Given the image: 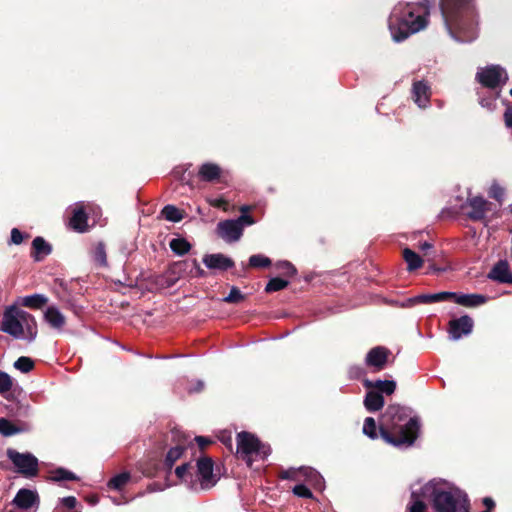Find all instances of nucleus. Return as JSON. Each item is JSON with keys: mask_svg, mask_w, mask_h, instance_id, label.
<instances>
[{"mask_svg": "<svg viewBox=\"0 0 512 512\" xmlns=\"http://www.w3.org/2000/svg\"><path fill=\"white\" fill-rule=\"evenodd\" d=\"M425 500L432 502L434 512H469L467 494L442 479H433L419 489L412 488L408 512H425Z\"/></svg>", "mask_w": 512, "mask_h": 512, "instance_id": "1", "label": "nucleus"}, {"mask_svg": "<svg viewBox=\"0 0 512 512\" xmlns=\"http://www.w3.org/2000/svg\"><path fill=\"white\" fill-rule=\"evenodd\" d=\"M441 12L449 34L459 42L478 36V14L474 0H442Z\"/></svg>", "mask_w": 512, "mask_h": 512, "instance_id": "2", "label": "nucleus"}, {"mask_svg": "<svg viewBox=\"0 0 512 512\" xmlns=\"http://www.w3.org/2000/svg\"><path fill=\"white\" fill-rule=\"evenodd\" d=\"M380 427L381 437L389 444L398 448L412 446L418 436L419 419L410 417L407 408L400 405H389L382 415Z\"/></svg>", "mask_w": 512, "mask_h": 512, "instance_id": "3", "label": "nucleus"}, {"mask_svg": "<svg viewBox=\"0 0 512 512\" xmlns=\"http://www.w3.org/2000/svg\"><path fill=\"white\" fill-rule=\"evenodd\" d=\"M429 5L424 2H399L388 18V28L395 42L423 30L428 24Z\"/></svg>", "mask_w": 512, "mask_h": 512, "instance_id": "4", "label": "nucleus"}, {"mask_svg": "<svg viewBox=\"0 0 512 512\" xmlns=\"http://www.w3.org/2000/svg\"><path fill=\"white\" fill-rule=\"evenodd\" d=\"M214 463L210 457H199L196 463L186 462L175 469V474L193 491L207 490L215 486L217 477L213 473Z\"/></svg>", "mask_w": 512, "mask_h": 512, "instance_id": "5", "label": "nucleus"}, {"mask_svg": "<svg viewBox=\"0 0 512 512\" xmlns=\"http://www.w3.org/2000/svg\"><path fill=\"white\" fill-rule=\"evenodd\" d=\"M0 330L15 339L32 342L37 336V323L32 314L13 304L5 308Z\"/></svg>", "mask_w": 512, "mask_h": 512, "instance_id": "6", "label": "nucleus"}, {"mask_svg": "<svg viewBox=\"0 0 512 512\" xmlns=\"http://www.w3.org/2000/svg\"><path fill=\"white\" fill-rule=\"evenodd\" d=\"M237 452L246 461L248 466L252 465V457L264 459L270 454V447L262 444L258 438L248 432H241L237 435Z\"/></svg>", "mask_w": 512, "mask_h": 512, "instance_id": "7", "label": "nucleus"}, {"mask_svg": "<svg viewBox=\"0 0 512 512\" xmlns=\"http://www.w3.org/2000/svg\"><path fill=\"white\" fill-rule=\"evenodd\" d=\"M476 80L486 88L501 89L508 81V73L500 65H488L478 69Z\"/></svg>", "mask_w": 512, "mask_h": 512, "instance_id": "8", "label": "nucleus"}, {"mask_svg": "<svg viewBox=\"0 0 512 512\" xmlns=\"http://www.w3.org/2000/svg\"><path fill=\"white\" fill-rule=\"evenodd\" d=\"M7 457L15 466L16 471L24 477L33 478L38 474V459L33 454L8 449Z\"/></svg>", "mask_w": 512, "mask_h": 512, "instance_id": "9", "label": "nucleus"}, {"mask_svg": "<svg viewBox=\"0 0 512 512\" xmlns=\"http://www.w3.org/2000/svg\"><path fill=\"white\" fill-rule=\"evenodd\" d=\"M280 477L297 482L305 481L307 484L318 489H322L324 483L320 473L311 467L289 468L283 470Z\"/></svg>", "mask_w": 512, "mask_h": 512, "instance_id": "10", "label": "nucleus"}, {"mask_svg": "<svg viewBox=\"0 0 512 512\" xmlns=\"http://www.w3.org/2000/svg\"><path fill=\"white\" fill-rule=\"evenodd\" d=\"M217 234L225 242L233 243L241 238L243 234L242 226L238 221H235L234 219L220 221L217 224Z\"/></svg>", "mask_w": 512, "mask_h": 512, "instance_id": "11", "label": "nucleus"}, {"mask_svg": "<svg viewBox=\"0 0 512 512\" xmlns=\"http://www.w3.org/2000/svg\"><path fill=\"white\" fill-rule=\"evenodd\" d=\"M466 207L469 209L467 216L473 221H483L486 218V213L490 210V203L483 197L474 196L468 197Z\"/></svg>", "mask_w": 512, "mask_h": 512, "instance_id": "12", "label": "nucleus"}, {"mask_svg": "<svg viewBox=\"0 0 512 512\" xmlns=\"http://www.w3.org/2000/svg\"><path fill=\"white\" fill-rule=\"evenodd\" d=\"M473 329V320L470 316L464 315L449 322V338L453 341L461 339L463 336L471 334Z\"/></svg>", "mask_w": 512, "mask_h": 512, "instance_id": "13", "label": "nucleus"}, {"mask_svg": "<svg viewBox=\"0 0 512 512\" xmlns=\"http://www.w3.org/2000/svg\"><path fill=\"white\" fill-rule=\"evenodd\" d=\"M12 504L24 511L37 509L40 504L39 495L36 490L22 488L16 493Z\"/></svg>", "mask_w": 512, "mask_h": 512, "instance_id": "14", "label": "nucleus"}, {"mask_svg": "<svg viewBox=\"0 0 512 512\" xmlns=\"http://www.w3.org/2000/svg\"><path fill=\"white\" fill-rule=\"evenodd\" d=\"M171 435L173 440H176L178 443L176 446L172 447L166 454L164 459V465L167 469L171 470L173 465L177 460H179L184 451H185V441L186 438L178 429H174L171 431Z\"/></svg>", "mask_w": 512, "mask_h": 512, "instance_id": "15", "label": "nucleus"}, {"mask_svg": "<svg viewBox=\"0 0 512 512\" xmlns=\"http://www.w3.org/2000/svg\"><path fill=\"white\" fill-rule=\"evenodd\" d=\"M389 351L382 346L372 348L366 355L365 363L376 371L382 370L387 362Z\"/></svg>", "mask_w": 512, "mask_h": 512, "instance_id": "16", "label": "nucleus"}, {"mask_svg": "<svg viewBox=\"0 0 512 512\" xmlns=\"http://www.w3.org/2000/svg\"><path fill=\"white\" fill-rule=\"evenodd\" d=\"M203 263L210 270L220 271H226L234 266L233 260L221 253L204 255Z\"/></svg>", "mask_w": 512, "mask_h": 512, "instance_id": "17", "label": "nucleus"}, {"mask_svg": "<svg viewBox=\"0 0 512 512\" xmlns=\"http://www.w3.org/2000/svg\"><path fill=\"white\" fill-rule=\"evenodd\" d=\"M431 91L425 81H416L412 86V98L419 108H426L429 105Z\"/></svg>", "mask_w": 512, "mask_h": 512, "instance_id": "18", "label": "nucleus"}, {"mask_svg": "<svg viewBox=\"0 0 512 512\" xmlns=\"http://www.w3.org/2000/svg\"><path fill=\"white\" fill-rule=\"evenodd\" d=\"M488 278L500 283L512 284V274L507 261H499L489 272Z\"/></svg>", "mask_w": 512, "mask_h": 512, "instance_id": "19", "label": "nucleus"}, {"mask_svg": "<svg viewBox=\"0 0 512 512\" xmlns=\"http://www.w3.org/2000/svg\"><path fill=\"white\" fill-rule=\"evenodd\" d=\"M69 225L78 232H85L87 230V215L84 211L83 203L77 204L74 208Z\"/></svg>", "mask_w": 512, "mask_h": 512, "instance_id": "20", "label": "nucleus"}, {"mask_svg": "<svg viewBox=\"0 0 512 512\" xmlns=\"http://www.w3.org/2000/svg\"><path fill=\"white\" fill-rule=\"evenodd\" d=\"M48 302V298L43 294H32L18 297L15 304L18 307L24 306L32 309H39Z\"/></svg>", "mask_w": 512, "mask_h": 512, "instance_id": "21", "label": "nucleus"}, {"mask_svg": "<svg viewBox=\"0 0 512 512\" xmlns=\"http://www.w3.org/2000/svg\"><path fill=\"white\" fill-rule=\"evenodd\" d=\"M488 300V297L482 294H464L460 293L459 297H457V304L460 306L473 308L478 307L485 304Z\"/></svg>", "mask_w": 512, "mask_h": 512, "instance_id": "22", "label": "nucleus"}, {"mask_svg": "<svg viewBox=\"0 0 512 512\" xmlns=\"http://www.w3.org/2000/svg\"><path fill=\"white\" fill-rule=\"evenodd\" d=\"M45 321L55 329H61L65 325V317L55 306H49L44 313Z\"/></svg>", "mask_w": 512, "mask_h": 512, "instance_id": "23", "label": "nucleus"}, {"mask_svg": "<svg viewBox=\"0 0 512 512\" xmlns=\"http://www.w3.org/2000/svg\"><path fill=\"white\" fill-rule=\"evenodd\" d=\"M363 403L367 411L376 412L383 408L385 401L382 394L371 390L367 392Z\"/></svg>", "mask_w": 512, "mask_h": 512, "instance_id": "24", "label": "nucleus"}, {"mask_svg": "<svg viewBox=\"0 0 512 512\" xmlns=\"http://www.w3.org/2000/svg\"><path fill=\"white\" fill-rule=\"evenodd\" d=\"M198 175L202 181L212 182L220 177L221 168L214 163H204L200 166Z\"/></svg>", "mask_w": 512, "mask_h": 512, "instance_id": "25", "label": "nucleus"}, {"mask_svg": "<svg viewBox=\"0 0 512 512\" xmlns=\"http://www.w3.org/2000/svg\"><path fill=\"white\" fill-rule=\"evenodd\" d=\"M33 248V258L36 261H41L44 257L48 256L52 247L49 243H47L42 237H36L32 242Z\"/></svg>", "mask_w": 512, "mask_h": 512, "instance_id": "26", "label": "nucleus"}, {"mask_svg": "<svg viewBox=\"0 0 512 512\" xmlns=\"http://www.w3.org/2000/svg\"><path fill=\"white\" fill-rule=\"evenodd\" d=\"M364 385L367 388L376 389V392H379L380 394L385 393L387 395L393 394L396 389V382L393 380H366L364 382Z\"/></svg>", "mask_w": 512, "mask_h": 512, "instance_id": "27", "label": "nucleus"}, {"mask_svg": "<svg viewBox=\"0 0 512 512\" xmlns=\"http://www.w3.org/2000/svg\"><path fill=\"white\" fill-rule=\"evenodd\" d=\"M403 258L407 263V269L413 271L419 269L422 266L421 257L409 248L403 250Z\"/></svg>", "mask_w": 512, "mask_h": 512, "instance_id": "28", "label": "nucleus"}, {"mask_svg": "<svg viewBox=\"0 0 512 512\" xmlns=\"http://www.w3.org/2000/svg\"><path fill=\"white\" fill-rule=\"evenodd\" d=\"M170 249L178 256H183L191 249V244L185 238H173L169 243Z\"/></svg>", "mask_w": 512, "mask_h": 512, "instance_id": "29", "label": "nucleus"}, {"mask_svg": "<svg viewBox=\"0 0 512 512\" xmlns=\"http://www.w3.org/2000/svg\"><path fill=\"white\" fill-rule=\"evenodd\" d=\"M162 216L170 222H180L183 219L181 211L174 205H166L161 211Z\"/></svg>", "mask_w": 512, "mask_h": 512, "instance_id": "30", "label": "nucleus"}, {"mask_svg": "<svg viewBox=\"0 0 512 512\" xmlns=\"http://www.w3.org/2000/svg\"><path fill=\"white\" fill-rule=\"evenodd\" d=\"M92 256L94 261L100 266H107V255L104 243L99 242L95 245Z\"/></svg>", "mask_w": 512, "mask_h": 512, "instance_id": "31", "label": "nucleus"}, {"mask_svg": "<svg viewBox=\"0 0 512 512\" xmlns=\"http://www.w3.org/2000/svg\"><path fill=\"white\" fill-rule=\"evenodd\" d=\"M49 479L54 482H60L65 480H76L77 476L73 472L64 468H58L51 472Z\"/></svg>", "mask_w": 512, "mask_h": 512, "instance_id": "32", "label": "nucleus"}, {"mask_svg": "<svg viewBox=\"0 0 512 512\" xmlns=\"http://www.w3.org/2000/svg\"><path fill=\"white\" fill-rule=\"evenodd\" d=\"M129 480L130 474L127 472H123L110 479V481L108 482V487L110 489L120 490L128 483Z\"/></svg>", "mask_w": 512, "mask_h": 512, "instance_id": "33", "label": "nucleus"}, {"mask_svg": "<svg viewBox=\"0 0 512 512\" xmlns=\"http://www.w3.org/2000/svg\"><path fill=\"white\" fill-rule=\"evenodd\" d=\"M270 264L271 260L262 254H255L249 258V266L253 268H266L269 267Z\"/></svg>", "mask_w": 512, "mask_h": 512, "instance_id": "34", "label": "nucleus"}, {"mask_svg": "<svg viewBox=\"0 0 512 512\" xmlns=\"http://www.w3.org/2000/svg\"><path fill=\"white\" fill-rule=\"evenodd\" d=\"M363 433L371 439H376L377 435V427L374 418L367 417L364 421L363 425Z\"/></svg>", "mask_w": 512, "mask_h": 512, "instance_id": "35", "label": "nucleus"}, {"mask_svg": "<svg viewBox=\"0 0 512 512\" xmlns=\"http://www.w3.org/2000/svg\"><path fill=\"white\" fill-rule=\"evenodd\" d=\"M14 367L23 373H28L33 369L34 363L29 357L22 356L15 361Z\"/></svg>", "mask_w": 512, "mask_h": 512, "instance_id": "36", "label": "nucleus"}, {"mask_svg": "<svg viewBox=\"0 0 512 512\" xmlns=\"http://www.w3.org/2000/svg\"><path fill=\"white\" fill-rule=\"evenodd\" d=\"M287 285H288L287 280L276 277V278H272L267 283L265 290L267 292H276V291H280V290L284 289L285 287H287Z\"/></svg>", "mask_w": 512, "mask_h": 512, "instance_id": "37", "label": "nucleus"}, {"mask_svg": "<svg viewBox=\"0 0 512 512\" xmlns=\"http://www.w3.org/2000/svg\"><path fill=\"white\" fill-rule=\"evenodd\" d=\"M19 430L14 426V424L5 419L0 418V434L3 436H12L16 434Z\"/></svg>", "mask_w": 512, "mask_h": 512, "instance_id": "38", "label": "nucleus"}, {"mask_svg": "<svg viewBox=\"0 0 512 512\" xmlns=\"http://www.w3.org/2000/svg\"><path fill=\"white\" fill-rule=\"evenodd\" d=\"M244 299V295L237 287H232L230 293L223 299L227 303H239Z\"/></svg>", "mask_w": 512, "mask_h": 512, "instance_id": "39", "label": "nucleus"}, {"mask_svg": "<svg viewBox=\"0 0 512 512\" xmlns=\"http://www.w3.org/2000/svg\"><path fill=\"white\" fill-rule=\"evenodd\" d=\"M294 495L301 497V498H312L313 494L311 490L303 483H299L294 486L293 488Z\"/></svg>", "mask_w": 512, "mask_h": 512, "instance_id": "40", "label": "nucleus"}, {"mask_svg": "<svg viewBox=\"0 0 512 512\" xmlns=\"http://www.w3.org/2000/svg\"><path fill=\"white\" fill-rule=\"evenodd\" d=\"M11 388H12L11 377L7 373L0 371V394L8 392Z\"/></svg>", "mask_w": 512, "mask_h": 512, "instance_id": "41", "label": "nucleus"}, {"mask_svg": "<svg viewBox=\"0 0 512 512\" xmlns=\"http://www.w3.org/2000/svg\"><path fill=\"white\" fill-rule=\"evenodd\" d=\"M276 267L287 276H292L296 273L295 267L288 261H279Z\"/></svg>", "mask_w": 512, "mask_h": 512, "instance_id": "42", "label": "nucleus"}, {"mask_svg": "<svg viewBox=\"0 0 512 512\" xmlns=\"http://www.w3.org/2000/svg\"><path fill=\"white\" fill-rule=\"evenodd\" d=\"M418 304H431L439 302L438 293L417 295Z\"/></svg>", "mask_w": 512, "mask_h": 512, "instance_id": "43", "label": "nucleus"}, {"mask_svg": "<svg viewBox=\"0 0 512 512\" xmlns=\"http://www.w3.org/2000/svg\"><path fill=\"white\" fill-rule=\"evenodd\" d=\"M459 295H460V293L443 291V292H438V299H439V302L451 300L457 304V297H459Z\"/></svg>", "mask_w": 512, "mask_h": 512, "instance_id": "44", "label": "nucleus"}, {"mask_svg": "<svg viewBox=\"0 0 512 512\" xmlns=\"http://www.w3.org/2000/svg\"><path fill=\"white\" fill-rule=\"evenodd\" d=\"M496 97L494 98H480L479 103L482 107L487 108L488 110L492 111L494 110L496 104H495Z\"/></svg>", "mask_w": 512, "mask_h": 512, "instance_id": "45", "label": "nucleus"}, {"mask_svg": "<svg viewBox=\"0 0 512 512\" xmlns=\"http://www.w3.org/2000/svg\"><path fill=\"white\" fill-rule=\"evenodd\" d=\"M23 241V235L22 233L17 229L13 228L11 231V243L15 245L21 244Z\"/></svg>", "mask_w": 512, "mask_h": 512, "instance_id": "46", "label": "nucleus"}, {"mask_svg": "<svg viewBox=\"0 0 512 512\" xmlns=\"http://www.w3.org/2000/svg\"><path fill=\"white\" fill-rule=\"evenodd\" d=\"M504 195V190L502 187H500L499 185H493L491 187V190H490V196L497 199V200H501V198L503 197Z\"/></svg>", "mask_w": 512, "mask_h": 512, "instance_id": "47", "label": "nucleus"}, {"mask_svg": "<svg viewBox=\"0 0 512 512\" xmlns=\"http://www.w3.org/2000/svg\"><path fill=\"white\" fill-rule=\"evenodd\" d=\"M234 220L238 221L241 224L242 229L244 228L245 225L249 226V225L254 224L253 218L246 214H242L240 217H238L237 219H234Z\"/></svg>", "mask_w": 512, "mask_h": 512, "instance_id": "48", "label": "nucleus"}, {"mask_svg": "<svg viewBox=\"0 0 512 512\" xmlns=\"http://www.w3.org/2000/svg\"><path fill=\"white\" fill-rule=\"evenodd\" d=\"M61 502L65 507H67L69 509L75 508V506L77 504V500L74 496L64 497L61 499Z\"/></svg>", "mask_w": 512, "mask_h": 512, "instance_id": "49", "label": "nucleus"}, {"mask_svg": "<svg viewBox=\"0 0 512 512\" xmlns=\"http://www.w3.org/2000/svg\"><path fill=\"white\" fill-rule=\"evenodd\" d=\"M210 204L216 208L227 210V202L222 198L210 200Z\"/></svg>", "mask_w": 512, "mask_h": 512, "instance_id": "50", "label": "nucleus"}, {"mask_svg": "<svg viewBox=\"0 0 512 512\" xmlns=\"http://www.w3.org/2000/svg\"><path fill=\"white\" fill-rule=\"evenodd\" d=\"M417 304H418L417 297L415 296V297H411V298L406 299L404 302L400 303L399 306L400 307H404V308H408V307L415 306Z\"/></svg>", "mask_w": 512, "mask_h": 512, "instance_id": "51", "label": "nucleus"}, {"mask_svg": "<svg viewBox=\"0 0 512 512\" xmlns=\"http://www.w3.org/2000/svg\"><path fill=\"white\" fill-rule=\"evenodd\" d=\"M195 440L201 449H203L204 447L211 443L210 439L203 436H197Z\"/></svg>", "mask_w": 512, "mask_h": 512, "instance_id": "52", "label": "nucleus"}, {"mask_svg": "<svg viewBox=\"0 0 512 512\" xmlns=\"http://www.w3.org/2000/svg\"><path fill=\"white\" fill-rule=\"evenodd\" d=\"M505 123L508 127L512 128V109L508 108L504 113Z\"/></svg>", "mask_w": 512, "mask_h": 512, "instance_id": "53", "label": "nucleus"}, {"mask_svg": "<svg viewBox=\"0 0 512 512\" xmlns=\"http://www.w3.org/2000/svg\"><path fill=\"white\" fill-rule=\"evenodd\" d=\"M349 373L351 377L358 378L363 374V370L360 367H351Z\"/></svg>", "mask_w": 512, "mask_h": 512, "instance_id": "54", "label": "nucleus"}, {"mask_svg": "<svg viewBox=\"0 0 512 512\" xmlns=\"http://www.w3.org/2000/svg\"><path fill=\"white\" fill-rule=\"evenodd\" d=\"M203 388H204V382L201 380H198L196 382V386L194 388H191L189 391L190 392H200L203 390Z\"/></svg>", "mask_w": 512, "mask_h": 512, "instance_id": "55", "label": "nucleus"}, {"mask_svg": "<svg viewBox=\"0 0 512 512\" xmlns=\"http://www.w3.org/2000/svg\"><path fill=\"white\" fill-rule=\"evenodd\" d=\"M483 504L487 507V509L491 510L494 506H495V503L493 501V499L489 498V497H485L483 499Z\"/></svg>", "mask_w": 512, "mask_h": 512, "instance_id": "56", "label": "nucleus"}, {"mask_svg": "<svg viewBox=\"0 0 512 512\" xmlns=\"http://www.w3.org/2000/svg\"><path fill=\"white\" fill-rule=\"evenodd\" d=\"M194 265H195V268H196V274L197 276H200V277H203L205 272L204 270L198 265L197 261L194 260Z\"/></svg>", "mask_w": 512, "mask_h": 512, "instance_id": "57", "label": "nucleus"}, {"mask_svg": "<svg viewBox=\"0 0 512 512\" xmlns=\"http://www.w3.org/2000/svg\"><path fill=\"white\" fill-rule=\"evenodd\" d=\"M432 248V244L428 243V242H424L422 245H421V249L422 250H428V249H431Z\"/></svg>", "mask_w": 512, "mask_h": 512, "instance_id": "58", "label": "nucleus"}, {"mask_svg": "<svg viewBox=\"0 0 512 512\" xmlns=\"http://www.w3.org/2000/svg\"><path fill=\"white\" fill-rule=\"evenodd\" d=\"M249 209H250L249 206H242L240 210L242 213H246Z\"/></svg>", "mask_w": 512, "mask_h": 512, "instance_id": "59", "label": "nucleus"}, {"mask_svg": "<svg viewBox=\"0 0 512 512\" xmlns=\"http://www.w3.org/2000/svg\"><path fill=\"white\" fill-rule=\"evenodd\" d=\"M89 502H90L91 504L95 505V504L98 502V500H97V498H96V497H93V498H91V499L89 500Z\"/></svg>", "mask_w": 512, "mask_h": 512, "instance_id": "60", "label": "nucleus"}, {"mask_svg": "<svg viewBox=\"0 0 512 512\" xmlns=\"http://www.w3.org/2000/svg\"><path fill=\"white\" fill-rule=\"evenodd\" d=\"M481 512H490V510H489V509H486V510H484V511H481Z\"/></svg>", "mask_w": 512, "mask_h": 512, "instance_id": "61", "label": "nucleus"}, {"mask_svg": "<svg viewBox=\"0 0 512 512\" xmlns=\"http://www.w3.org/2000/svg\"><path fill=\"white\" fill-rule=\"evenodd\" d=\"M422 2L426 3L428 5V1L427 0H423Z\"/></svg>", "mask_w": 512, "mask_h": 512, "instance_id": "62", "label": "nucleus"}, {"mask_svg": "<svg viewBox=\"0 0 512 512\" xmlns=\"http://www.w3.org/2000/svg\"><path fill=\"white\" fill-rule=\"evenodd\" d=\"M510 95L512 96V89L510 90Z\"/></svg>", "mask_w": 512, "mask_h": 512, "instance_id": "63", "label": "nucleus"}]
</instances>
